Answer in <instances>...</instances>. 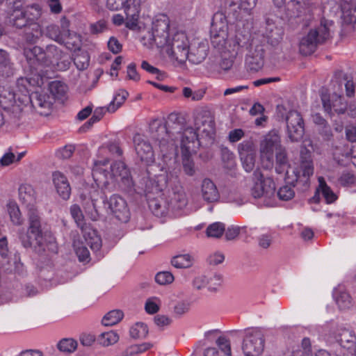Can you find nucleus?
Here are the masks:
<instances>
[{
	"instance_id": "1",
	"label": "nucleus",
	"mask_w": 356,
	"mask_h": 356,
	"mask_svg": "<svg viewBox=\"0 0 356 356\" xmlns=\"http://www.w3.org/2000/svg\"><path fill=\"white\" fill-rule=\"evenodd\" d=\"M160 171L161 173L155 175V179L152 180L147 170L148 177L145 181V191L148 193H160L168 187L171 190L169 197L172 211L183 209L188 204V199L177 172H168L163 167L161 168Z\"/></svg>"
},
{
	"instance_id": "2",
	"label": "nucleus",
	"mask_w": 356,
	"mask_h": 356,
	"mask_svg": "<svg viewBox=\"0 0 356 356\" xmlns=\"http://www.w3.org/2000/svg\"><path fill=\"white\" fill-rule=\"evenodd\" d=\"M41 9L38 4L26 6L24 10L12 13L10 24L15 28L24 29L23 38L27 44H34L42 37L43 31L38 23Z\"/></svg>"
},
{
	"instance_id": "3",
	"label": "nucleus",
	"mask_w": 356,
	"mask_h": 356,
	"mask_svg": "<svg viewBox=\"0 0 356 356\" xmlns=\"http://www.w3.org/2000/svg\"><path fill=\"white\" fill-rule=\"evenodd\" d=\"M92 177L97 186L102 190L103 203L108 204V209L114 217L121 222H127L130 218V211L127 202L118 195H113L107 199L106 193L114 191L115 184L108 181V173L100 168L93 170Z\"/></svg>"
},
{
	"instance_id": "4",
	"label": "nucleus",
	"mask_w": 356,
	"mask_h": 356,
	"mask_svg": "<svg viewBox=\"0 0 356 356\" xmlns=\"http://www.w3.org/2000/svg\"><path fill=\"white\" fill-rule=\"evenodd\" d=\"M333 22L325 18L321 19L320 24L311 29L307 35L303 37L299 44L300 53L304 56L313 54L319 44L325 43L331 38L330 28Z\"/></svg>"
},
{
	"instance_id": "5",
	"label": "nucleus",
	"mask_w": 356,
	"mask_h": 356,
	"mask_svg": "<svg viewBox=\"0 0 356 356\" xmlns=\"http://www.w3.org/2000/svg\"><path fill=\"white\" fill-rule=\"evenodd\" d=\"M254 183L250 188L251 196L266 207H273L275 204V183L271 177H264L261 171L257 170L253 173Z\"/></svg>"
},
{
	"instance_id": "6",
	"label": "nucleus",
	"mask_w": 356,
	"mask_h": 356,
	"mask_svg": "<svg viewBox=\"0 0 356 356\" xmlns=\"http://www.w3.org/2000/svg\"><path fill=\"white\" fill-rule=\"evenodd\" d=\"M321 4V0H291L289 10L291 17L298 19L302 26H309L314 19V13Z\"/></svg>"
},
{
	"instance_id": "7",
	"label": "nucleus",
	"mask_w": 356,
	"mask_h": 356,
	"mask_svg": "<svg viewBox=\"0 0 356 356\" xmlns=\"http://www.w3.org/2000/svg\"><path fill=\"white\" fill-rule=\"evenodd\" d=\"M167 54L174 58L178 63H184L188 56V40L183 32L175 33L172 38L168 40V44L164 47Z\"/></svg>"
},
{
	"instance_id": "8",
	"label": "nucleus",
	"mask_w": 356,
	"mask_h": 356,
	"mask_svg": "<svg viewBox=\"0 0 356 356\" xmlns=\"http://www.w3.org/2000/svg\"><path fill=\"white\" fill-rule=\"evenodd\" d=\"M150 138L158 143L161 152L165 154L169 147V134L164 119L155 118L149 124Z\"/></svg>"
},
{
	"instance_id": "9",
	"label": "nucleus",
	"mask_w": 356,
	"mask_h": 356,
	"mask_svg": "<svg viewBox=\"0 0 356 356\" xmlns=\"http://www.w3.org/2000/svg\"><path fill=\"white\" fill-rule=\"evenodd\" d=\"M257 43L252 39L249 28L245 27L243 22H238L236 26L235 35L232 40V51L235 52V55L243 54L245 50H248Z\"/></svg>"
},
{
	"instance_id": "10",
	"label": "nucleus",
	"mask_w": 356,
	"mask_h": 356,
	"mask_svg": "<svg viewBox=\"0 0 356 356\" xmlns=\"http://www.w3.org/2000/svg\"><path fill=\"white\" fill-rule=\"evenodd\" d=\"M288 137L291 142L300 141L305 134V123L301 114L290 111L286 117Z\"/></svg>"
},
{
	"instance_id": "11",
	"label": "nucleus",
	"mask_w": 356,
	"mask_h": 356,
	"mask_svg": "<svg viewBox=\"0 0 356 356\" xmlns=\"http://www.w3.org/2000/svg\"><path fill=\"white\" fill-rule=\"evenodd\" d=\"M264 348V340L260 331L250 330L243 344L245 356H259Z\"/></svg>"
},
{
	"instance_id": "12",
	"label": "nucleus",
	"mask_w": 356,
	"mask_h": 356,
	"mask_svg": "<svg viewBox=\"0 0 356 356\" xmlns=\"http://www.w3.org/2000/svg\"><path fill=\"white\" fill-rule=\"evenodd\" d=\"M245 56V66L250 72H257L264 65L265 48L264 44L257 43L248 49Z\"/></svg>"
},
{
	"instance_id": "13",
	"label": "nucleus",
	"mask_w": 356,
	"mask_h": 356,
	"mask_svg": "<svg viewBox=\"0 0 356 356\" xmlns=\"http://www.w3.org/2000/svg\"><path fill=\"white\" fill-rule=\"evenodd\" d=\"M321 101L325 112L330 118H332L335 113L341 115L346 112L347 103L340 95L333 93L331 97L327 95H322Z\"/></svg>"
},
{
	"instance_id": "14",
	"label": "nucleus",
	"mask_w": 356,
	"mask_h": 356,
	"mask_svg": "<svg viewBox=\"0 0 356 356\" xmlns=\"http://www.w3.org/2000/svg\"><path fill=\"white\" fill-rule=\"evenodd\" d=\"M196 129L200 131L205 136L213 138L215 135V122L213 116L208 110L198 111L195 117Z\"/></svg>"
},
{
	"instance_id": "15",
	"label": "nucleus",
	"mask_w": 356,
	"mask_h": 356,
	"mask_svg": "<svg viewBox=\"0 0 356 356\" xmlns=\"http://www.w3.org/2000/svg\"><path fill=\"white\" fill-rule=\"evenodd\" d=\"M169 27V19L165 16L153 22L152 38L158 48H164L168 44Z\"/></svg>"
},
{
	"instance_id": "16",
	"label": "nucleus",
	"mask_w": 356,
	"mask_h": 356,
	"mask_svg": "<svg viewBox=\"0 0 356 356\" xmlns=\"http://www.w3.org/2000/svg\"><path fill=\"white\" fill-rule=\"evenodd\" d=\"M135 150L140 161L149 165L154 161V154L152 145L139 134L134 136Z\"/></svg>"
},
{
	"instance_id": "17",
	"label": "nucleus",
	"mask_w": 356,
	"mask_h": 356,
	"mask_svg": "<svg viewBox=\"0 0 356 356\" xmlns=\"http://www.w3.org/2000/svg\"><path fill=\"white\" fill-rule=\"evenodd\" d=\"M331 150L334 161L340 165H345L344 159L351 158L354 161V153L356 150L355 144L350 146L343 139L341 142L338 143L332 141Z\"/></svg>"
},
{
	"instance_id": "18",
	"label": "nucleus",
	"mask_w": 356,
	"mask_h": 356,
	"mask_svg": "<svg viewBox=\"0 0 356 356\" xmlns=\"http://www.w3.org/2000/svg\"><path fill=\"white\" fill-rule=\"evenodd\" d=\"M96 167L92 170H95L96 168H102L97 166V163H95ZM104 170V169H103ZM111 175H109V172L106 170L105 171L108 173V179H111V176L113 177H120L121 178L122 184L124 186V188L126 190H130L133 187V181L130 177V172L127 168L126 164L122 161H115L111 165Z\"/></svg>"
},
{
	"instance_id": "19",
	"label": "nucleus",
	"mask_w": 356,
	"mask_h": 356,
	"mask_svg": "<svg viewBox=\"0 0 356 356\" xmlns=\"http://www.w3.org/2000/svg\"><path fill=\"white\" fill-rule=\"evenodd\" d=\"M280 138L275 131L269 132L261 142L260 152L262 156H266L268 160L272 157L274 151L277 152L278 149L282 148Z\"/></svg>"
},
{
	"instance_id": "20",
	"label": "nucleus",
	"mask_w": 356,
	"mask_h": 356,
	"mask_svg": "<svg viewBox=\"0 0 356 356\" xmlns=\"http://www.w3.org/2000/svg\"><path fill=\"white\" fill-rule=\"evenodd\" d=\"M199 145L198 134L196 131L191 127L184 129L181 140V153H195Z\"/></svg>"
},
{
	"instance_id": "21",
	"label": "nucleus",
	"mask_w": 356,
	"mask_h": 356,
	"mask_svg": "<svg viewBox=\"0 0 356 356\" xmlns=\"http://www.w3.org/2000/svg\"><path fill=\"white\" fill-rule=\"evenodd\" d=\"M23 54L31 66H47L45 49L39 46L24 47Z\"/></svg>"
},
{
	"instance_id": "22",
	"label": "nucleus",
	"mask_w": 356,
	"mask_h": 356,
	"mask_svg": "<svg viewBox=\"0 0 356 356\" xmlns=\"http://www.w3.org/2000/svg\"><path fill=\"white\" fill-rule=\"evenodd\" d=\"M312 119L316 127L317 134L321 138L322 140L325 143L332 142L334 133L327 120L318 113L313 114Z\"/></svg>"
},
{
	"instance_id": "23",
	"label": "nucleus",
	"mask_w": 356,
	"mask_h": 356,
	"mask_svg": "<svg viewBox=\"0 0 356 356\" xmlns=\"http://www.w3.org/2000/svg\"><path fill=\"white\" fill-rule=\"evenodd\" d=\"M18 237L25 248H31L38 254H41L45 251L46 240L44 238H42V240H41L40 245L37 243L35 236H33L29 231L27 230L25 232L23 229L19 230Z\"/></svg>"
},
{
	"instance_id": "24",
	"label": "nucleus",
	"mask_w": 356,
	"mask_h": 356,
	"mask_svg": "<svg viewBox=\"0 0 356 356\" xmlns=\"http://www.w3.org/2000/svg\"><path fill=\"white\" fill-rule=\"evenodd\" d=\"M28 218L29 225L28 231L33 236H35L37 243L41 245V240H42V238H44L45 234L42 227L41 218L39 216L38 209L29 211Z\"/></svg>"
},
{
	"instance_id": "25",
	"label": "nucleus",
	"mask_w": 356,
	"mask_h": 356,
	"mask_svg": "<svg viewBox=\"0 0 356 356\" xmlns=\"http://www.w3.org/2000/svg\"><path fill=\"white\" fill-rule=\"evenodd\" d=\"M53 182L59 196L63 200H68L71 194V187L67 177L60 172L53 173Z\"/></svg>"
},
{
	"instance_id": "26",
	"label": "nucleus",
	"mask_w": 356,
	"mask_h": 356,
	"mask_svg": "<svg viewBox=\"0 0 356 356\" xmlns=\"http://www.w3.org/2000/svg\"><path fill=\"white\" fill-rule=\"evenodd\" d=\"M19 196L22 203L26 207L28 212L37 210L35 207V192L31 186L21 185L19 188Z\"/></svg>"
},
{
	"instance_id": "27",
	"label": "nucleus",
	"mask_w": 356,
	"mask_h": 356,
	"mask_svg": "<svg viewBox=\"0 0 356 356\" xmlns=\"http://www.w3.org/2000/svg\"><path fill=\"white\" fill-rule=\"evenodd\" d=\"M29 99L31 106L41 115H47L51 108V103L46 100V96L38 92H32Z\"/></svg>"
},
{
	"instance_id": "28",
	"label": "nucleus",
	"mask_w": 356,
	"mask_h": 356,
	"mask_svg": "<svg viewBox=\"0 0 356 356\" xmlns=\"http://www.w3.org/2000/svg\"><path fill=\"white\" fill-rule=\"evenodd\" d=\"M149 207L154 216L161 217L165 216L170 210H172L170 201L168 202L163 197H148Z\"/></svg>"
},
{
	"instance_id": "29",
	"label": "nucleus",
	"mask_w": 356,
	"mask_h": 356,
	"mask_svg": "<svg viewBox=\"0 0 356 356\" xmlns=\"http://www.w3.org/2000/svg\"><path fill=\"white\" fill-rule=\"evenodd\" d=\"M201 193L203 200L209 203L217 202L220 198V193L216 184L209 179H204L202 181Z\"/></svg>"
},
{
	"instance_id": "30",
	"label": "nucleus",
	"mask_w": 356,
	"mask_h": 356,
	"mask_svg": "<svg viewBox=\"0 0 356 356\" xmlns=\"http://www.w3.org/2000/svg\"><path fill=\"white\" fill-rule=\"evenodd\" d=\"M307 146H310L312 148V142L311 140L306 141L300 147V169L306 170V173L307 174H313L314 166L312 159V151Z\"/></svg>"
},
{
	"instance_id": "31",
	"label": "nucleus",
	"mask_w": 356,
	"mask_h": 356,
	"mask_svg": "<svg viewBox=\"0 0 356 356\" xmlns=\"http://www.w3.org/2000/svg\"><path fill=\"white\" fill-rule=\"evenodd\" d=\"M333 298L340 309H349L352 306V298L343 285L339 284L334 289Z\"/></svg>"
},
{
	"instance_id": "32",
	"label": "nucleus",
	"mask_w": 356,
	"mask_h": 356,
	"mask_svg": "<svg viewBox=\"0 0 356 356\" xmlns=\"http://www.w3.org/2000/svg\"><path fill=\"white\" fill-rule=\"evenodd\" d=\"M166 124L169 139L172 138L177 134H183L184 129H186L184 126V118L175 113H171L168 116Z\"/></svg>"
},
{
	"instance_id": "33",
	"label": "nucleus",
	"mask_w": 356,
	"mask_h": 356,
	"mask_svg": "<svg viewBox=\"0 0 356 356\" xmlns=\"http://www.w3.org/2000/svg\"><path fill=\"white\" fill-rule=\"evenodd\" d=\"M209 47L207 43L200 42L197 47H193L191 51L188 50L187 59L194 64L202 63L207 57Z\"/></svg>"
},
{
	"instance_id": "34",
	"label": "nucleus",
	"mask_w": 356,
	"mask_h": 356,
	"mask_svg": "<svg viewBox=\"0 0 356 356\" xmlns=\"http://www.w3.org/2000/svg\"><path fill=\"white\" fill-rule=\"evenodd\" d=\"M84 233V237L86 238L87 244L94 251L99 250L102 247V238L97 232L95 229H88L86 227L82 230Z\"/></svg>"
},
{
	"instance_id": "35",
	"label": "nucleus",
	"mask_w": 356,
	"mask_h": 356,
	"mask_svg": "<svg viewBox=\"0 0 356 356\" xmlns=\"http://www.w3.org/2000/svg\"><path fill=\"white\" fill-rule=\"evenodd\" d=\"M302 175H296V179L292 181L293 186L296 187L297 190L301 192L306 191L309 188V177L313 174L306 173V170L300 169Z\"/></svg>"
},
{
	"instance_id": "36",
	"label": "nucleus",
	"mask_w": 356,
	"mask_h": 356,
	"mask_svg": "<svg viewBox=\"0 0 356 356\" xmlns=\"http://www.w3.org/2000/svg\"><path fill=\"white\" fill-rule=\"evenodd\" d=\"M49 90L55 99H62L67 93V86L60 81H54L49 84Z\"/></svg>"
},
{
	"instance_id": "37",
	"label": "nucleus",
	"mask_w": 356,
	"mask_h": 356,
	"mask_svg": "<svg viewBox=\"0 0 356 356\" xmlns=\"http://www.w3.org/2000/svg\"><path fill=\"white\" fill-rule=\"evenodd\" d=\"M220 149L223 167L227 170H232L236 166L234 154L227 147H224L223 145L220 147Z\"/></svg>"
},
{
	"instance_id": "38",
	"label": "nucleus",
	"mask_w": 356,
	"mask_h": 356,
	"mask_svg": "<svg viewBox=\"0 0 356 356\" xmlns=\"http://www.w3.org/2000/svg\"><path fill=\"white\" fill-rule=\"evenodd\" d=\"M45 54L47 58V66L53 62L58 63L64 56L62 50L53 44H49L46 47Z\"/></svg>"
},
{
	"instance_id": "39",
	"label": "nucleus",
	"mask_w": 356,
	"mask_h": 356,
	"mask_svg": "<svg viewBox=\"0 0 356 356\" xmlns=\"http://www.w3.org/2000/svg\"><path fill=\"white\" fill-rule=\"evenodd\" d=\"M15 93L13 91L5 90L0 94V107L6 111L18 106L16 104Z\"/></svg>"
},
{
	"instance_id": "40",
	"label": "nucleus",
	"mask_w": 356,
	"mask_h": 356,
	"mask_svg": "<svg viewBox=\"0 0 356 356\" xmlns=\"http://www.w3.org/2000/svg\"><path fill=\"white\" fill-rule=\"evenodd\" d=\"M63 44L71 50H79L81 46V35L76 33H68L64 36V42Z\"/></svg>"
},
{
	"instance_id": "41",
	"label": "nucleus",
	"mask_w": 356,
	"mask_h": 356,
	"mask_svg": "<svg viewBox=\"0 0 356 356\" xmlns=\"http://www.w3.org/2000/svg\"><path fill=\"white\" fill-rule=\"evenodd\" d=\"M192 154L181 153V163L184 173L189 176L193 177L195 175L197 168L195 162L191 158Z\"/></svg>"
},
{
	"instance_id": "42",
	"label": "nucleus",
	"mask_w": 356,
	"mask_h": 356,
	"mask_svg": "<svg viewBox=\"0 0 356 356\" xmlns=\"http://www.w3.org/2000/svg\"><path fill=\"white\" fill-rule=\"evenodd\" d=\"M211 29L214 31L227 32V22L226 17L222 12H218L214 14L212 18Z\"/></svg>"
},
{
	"instance_id": "43",
	"label": "nucleus",
	"mask_w": 356,
	"mask_h": 356,
	"mask_svg": "<svg viewBox=\"0 0 356 356\" xmlns=\"http://www.w3.org/2000/svg\"><path fill=\"white\" fill-rule=\"evenodd\" d=\"M124 314L121 310L115 309L108 312L102 318V324L105 326H112L119 323L123 318Z\"/></svg>"
},
{
	"instance_id": "44",
	"label": "nucleus",
	"mask_w": 356,
	"mask_h": 356,
	"mask_svg": "<svg viewBox=\"0 0 356 356\" xmlns=\"http://www.w3.org/2000/svg\"><path fill=\"white\" fill-rule=\"evenodd\" d=\"M319 186L318 188L321 189V193L325 200L327 204L333 203L337 199V196L332 191V189L327 185L323 177L318 178Z\"/></svg>"
},
{
	"instance_id": "45",
	"label": "nucleus",
	"mask_w": 356,
	"mask_h": 356,
	"mask_svg": "<svg viewBox=\"0 0 356 356\" xmlns=\"http://www.w3.org/2000/svg\"><path fill=\"white\" fill-rule=\"evenodd\" d=\"M173 267H191L193 265V257L189 254H179L171 259Z\"/></svg>"
},
{
	"instance_id": "46",
	"label": "nucleus",
	"mask_w": 356,
	"mask_h": 356,
	"mask_svg": "<svg viewBox=\"0 0 356 356\" xmlns=\"http://www.w3.org/2000/svg\"><path fill=\"white\" fill-rule=\"evenodd\" d=\"M211 42L214 48L222 49L225 44L227 32L214 31L211 29Z\"/></svg>"
},
{
	"instance_id": "47",
	"label": "nucleus",
	"mask_w": 356,
	"mask_h": 356,
	"mask_svg": "<svg viewBox=\"0 0 356 356\" xmlns=\"http://www.w3.org/2000/svg\"><path fill=\"white\" fill-rule=\"evenodd\" d=\"M45 35L55 40L59 44H63L64 42V36L61 33V31L58 26L55 24H50L46 27Z\"/></svg>"
},
{
	"instance_id": "48",
	"label": "nucleus",
	"mask_w": 356,
	"mask_h": 356,
	"mask_svg": "<svg viewBox=\"0 0 356 356\" xmlns=\"http://www.w3.org/2000/svg\"><path fill=\"white\" fill-rule=\"evenodd\" d=\"M161 306V300L156 296L148 298L145 303V310L149 314L157 313Z\"/></svg>"
},
{
	"instance_id": "49",
	"label": "nucleus",
	"mask_w": 356,
	"mask_h": 356,
	"mask_svg": "<svg viewBox=\"0 0 356 356\" xmlns=\"http://www.w3.org/2000/svg\"><path fill=\"white\" fill-rule=\"evenodd\" d=\"M225 232V225L222 222H214L208 226L206 230L209 237L220 238Z\"/></svg>"
},
{
	"instance_id": "50",
	"label": "nucleus",
	"mask_w": 356,
	"mask_h": 356,
	"mask_svg": "<svg viewBox=\"0 0 356 356\" xmlns=\"http://www.w3.org/2000/svg\"><path fill=\"white\" fill-rule=\"evenodd\" d=\"M292 182H286V184L280 187L277 191V196L282 201H289L294 197L295 191Z\"/></svg>"
},
{
	"instance_id": "51",
	"label": "nucleus",
	"mask_w": 356,
	"mask_h": 356,
	"mask_svg": "<svg viewBox=\"0 0 356 356\" xmlns=\"http://www.w3.org/2000/svg\"><path fill=\"white\" fill-rule=\"evenodd\" d=\"M5 112L6 117H8L7 119L6 118L7 122L15 125L19 124L22 112V108L19 105L13 106V108L6 110Z\"/></svg>"
},
{
	"instance_id": "52",
	"label": "nucleus",
	"mask_w": 356,
	"mask_h": 356,
	"mask_svg": "<svg viewBox=\"0 0 356 356\" xmlns=\"http://www.w3.org/2000/svg\"><path fill=\"white\" fill-rule=\"evenodd\" d=\"M355 8H344L342 10V21L344 25L350 26L353 30L355 31V25H356V16Z\"/></svg>"
},
{
	"instance_id": "53",
	"label": "nucleus",
	"mask_w": 356,
	"mask_h": 356,
	"mask_svg": "<svg viewBox=\"0 0 356 356\" xmlns=\"http://www.w3.org/2000/svg\"><path fill=\"white\" fill-rule=\"evenodd\" d=\"M90 56L87 51H80L74 58V63L79 70L86 69L89 65Z\"/></svg>"
},
{
	"instance_id": "54",
	"label": "nucleus",
	"mask_w": 356,
	"mask_h": 356,
	"mask_svg": "<svg viewBox=\"0 0 356 356\" xmlns=\"http://www.w3.org/2000/svg\"><path fill=\"white\" fill-rule=\"evenodd\" d=\"M98 340L104 346H108L117 343L119 340V336L116 332L109 331L101 334Z\"/></svg>"
},
{
	"instance_id": "55",
	"label": "nucleus",
	"mask_w": 356,
	"mask_h": 356,
	"mask_svg": "<svg viewBox=\"0 0 356 356\" xmlns=\"http://www.w3.org/2000/svg\"><path fill=\"white\" fill-rule=\"evenodd\" d=\"M8 211L10 215L11 221L17 225H21L24 219L22 217V214L18 206L15 203H10L8 205Z\"/></svg>"
},
{
	"instance_id": "56",
	"label": "nucleus",
	"mask_w": 356,
	"mask_h": 356,
	"mask_svg": "<svg viewBox=\"0 0 356 356\" xmlns=\"http://www.w3.org/2000/svg\"><path fill=\"white\" fill-rule=\"evenodd\" d=\"M147 334V326L143 323H136L130 329V335L135 339H143Z\"/></svg>"
},
{
	"instance_id": "57",
	"label": "nucleus",
	"mask_w": 356,
	"mask_h": 356,
	"mask_svg": "<svg viewBox=\"0 0 356 356\" xmlns=\"http://www.w3.org/2000/svg\"><path fill=\"white\" fill-rule=\"evenodd\" d=\"M129 94L127 91L122 90L121 92L117 94L113 101L110 103L108 106L107 107V111L108 112H115L119 107H120L122 104L126 100Z\"/></svg>"
},
{
	"instance_id": "58",
	"label": "nucleus",
	"mask_w": 356,
	"mask_h": 356,
	"mask_svg": "<svg viewBox=\"0 0 356 356\" xmlns=\"http://www.w3.org/2000/svg\"><path fill=\"white\" fill-rule=\"evenodd\" d=\"M240 157L245 170L248 172L252 171L255 167L256 153H241Z\"/></svg>"
},
{
	"instance_id": "59",
	"label": "nucleus",
	"mask_w": 356,
	"mask_h": 356,
	"mask_svg": "<svg viewBox=\"0 0 356 356\" xmlns=\"http://www.w3.org/2000/svg\"><path fill=\"white\" fill-rule=\"evenodd\" d=\"M70 213L72 218L74 219L78 227H79L81 230H83L84 228H86L87 226L85 223L84 216L80 207L77 204H73L70 207Z\"/></svg>"
},
{
	"instance_id": "60",
	"label": "nucleus",
	"mask_w": 356,
	"mask_h": 356,
	"mask_svg": "<svg viewBox=\"0 0 356 356\" xmlns=\"http://www.w3.org/2000/svg\"><path fill=\"white\" fill-rule=\"evenodd\" d=\"M84 210H85L86 215L92 221H97L101 217V215L97 209L95 200L93 199H92L91 201L87 202L86 203V204L84 206Z\"/></svg>"
},
{
	"instance_id": "61",
	"label": "nucleus",
	"mask_w": 356,
	"mask_h": 356,
	"mask_svg": "<svg viewBox=\"0 0 356 356\" xmlns=\"http://www.w3.org/2000/svg\"><path fill=\"white\" fill-rule=\"evenodd\" d=\"M57 347L62 352L72 353L77 348V342L73 339H63L58 342Z\"/></svg>"
},
{
	"instance_id": "62",
	"label": "nucleus",
	"mask_w": 356,
	"mask_h": 356,
	"mask_svg": "<svg viewBox=\"0 0 356 356\" xmlns=\"http://www.w3.org/2000/svg\"><path fill=\"white\" fill-rule=\"evenodd\" d=\"M8 17L12 13L24 10L26 6L25 0H6Z\"/></svg>"
},
{
	"instance_id": "63",
	"label": "nucleus",
	"mask_w": 356,
	"mask_h": 356,
	"mask_svg": "<svg viewBox=\"0 0 356 356\" xmlns=\"http://www.w3.org/2000/svg\"><path fill=\"white\" fill-rule=\"evenodd\" d=\"M174 275L168 270L161 271L155 276V281L159 285L170 284L174 281Z\"/></svg>"
},
{
	"instance_id": "64",
	"label": "nucleus",
	"mask_w": 356,
	"mask_h": 356,
	"mask_svg": "<svg viewBox=\"0 0 356 356\" xmlns=\"http://www.w3.org/2000/svg\"><path fill=\"white\" fill-rule=\"evenodd\" d=\"M150 343H143L140 345H132L127 348L124 351V356H133L139 353L144 352L151 348Z\"/></svg>"
}]
</instances>
